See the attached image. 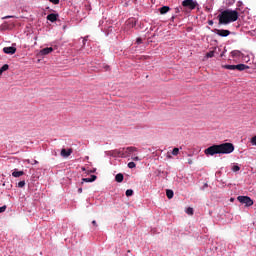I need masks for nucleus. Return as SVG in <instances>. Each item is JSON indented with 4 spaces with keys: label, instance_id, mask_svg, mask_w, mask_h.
Listing matches in <instances>:
<instances>
[{
    "label": "nucleus",
    "instance_id": "nucleus-1",
    "mask_svg": "<svg viewBox=\"0 0 256 256\" xmlns=\"http://www.w3.org/2000/svg\"><path fill=\"white\" fill-rule=\"evenodd\" d=\"M235 151L233 143L225 142L222 144H214L204 150L205 155H229Z\"/></svg>",
    "mask_w": 256,
    "mask_h": 256
},
{
    "label": "nucleus",
    "instance_id": "nucleus-2",
    "mask_svg": "<svg viewBox=\"0 0 256 256\" xmlns=\"http://www.w3.org/2000/svg\"><path fill=\"white\" fill-rule=\"evenodd\" d=\"M220 25H229L235 23L239 19V12L237 10H224L218 15Z\"/></svg>",
    "mask_w": 256,
    "mask_h": 256
},
{
    "label": "nucleus",
    "instance_id": "nucleus-3",
    "mask_svg": "<svg viewBox=\"0 0 256 256\" xmlns=\"http://www.w3.org/2000/svg\"><path fill=\"white\" fill-rule=\"evenodd\" d=\"M137 151V147H127V148H123L122 151H120L121 153V157H131V155H133V153H136Z\"/></svg>",
    "mask_w": 256,
    "mask_h": 256
},
{
    "label": "nucleus",
    "instance_id": "nucleus-4",
    "mask_svg": "<svg viewBox=\"0 0 256 256\" xmlns=\"http://www.w3.org/2000/svg\"><path fill=\"white\" fill-rule=\"evenodd\" d=\"M237 201H239V203H242L243 205H246V207L253 206V199H251V197L249 196H238Z\"/></svg>",
    "mask_w": 256,
    "mask_h": 256
},
{
    "label": "nucleus",
    "instance_id": "nucleus-5",
    "mask_svg": "<svg viewBox=\"0 0 256 256\" xmlns=\"http://www.w3.org/2000/svg\"><path fill=\"white\" fill-rule=\"evenodd\" d=\"M197 2L193 1V0H184L182 2V6L185 9H189L190 11H193V9H195L197 7Z\"/></svg>",
    "mask_w": 256,
    "mask_h": 256
},
{
    "label": "nucleus",
    "instance_id": "nucleus-6",
    "mask_svg": "<svg viewBox=\"0 0 256 256\" xmlns=\"http://www.w3.org/2000/svg\"><path fill=\"white\" fill-rule=\"evenodd\" d=\"M3 53H6V55H15L17 53V48L10 46V47H4Z\"/></svg>",
    "mask_w": 256,
    "mask_h": 256
},
{
    "label": "nucleus",
    "instance_id": "nucleus-7",
    "mask_svg": "<svg viewBox=\"0 0 256 256\" xmlns=\"http://www.w3.org/2000/svg\"><path fill=\"white\" fill-rule=\"evenodd\" d=\"M216 34L219 35V37H229V35H231V31L225 29H217Z\"/></svg>",
    "mask_w": 256,
    "mask_h": 256
},
{
    "label": "nucleus",
    "instance_id": "nucleus-8",
    "mask_svg": "<svg viewBox=\"0 0 256 256\" xmlns=\"http://www.w3.org/2000/svg\"><path fill=\"white\" fill-rule=\"evenodd\" d=\"M73 153V148L65 149L63 148L60 152L61 157H64L67 159V157H70V155Z\"/></svg>",
    "mask_w": 256,
    "mask_h": 256
},
{
    "label": "nucleus",
    "instance_id": "nucleus-9",
    "mask_svg": "<svg viewBox=\"0 0 256 256\" xmlns=\"http://www.w3.org/2000/svg\"><path fill=\"white\" fill-rule=\"evenodd\" d=\"M59 17V14H54V13H51L47 16V21H51V23H55V21H57Z\"/></svg>",
    "mask_w": 256,
    "mask_h": 256
},
{
    "label": "nucleus",
    "instance_id": "nucleus-10",
    "mask_svg": "<svg viewBox=\"0 0 256 256\" xmlns=\"http://www.w3.org/2000/svg\"><path fill=\"white\" fill-rule=\"evenodd\" d=\"M49 53H53V47L43 48L40 51V54H42V55H49Z\"/></svg>",
    "mask_w": 256,
    "mask_h": 256
},
{
    "label": "nucleus",
    "instance_id": "nucleus-11",
    "mask_svg": "<svg viewBox=\"0 0 256 256\" xmlns=\"http://www.w3.org/2000/svg\"><path fill=\"white\" fill-rule=\"evenodd\" d=\"M97 180V176L96 175H91L90 178H83L82 181L84 183H93V181Z\"/></svg>",
    "mask_w": 256,
    "mask_h": 256
},
{
    "label": "nucleus",
    "instance_id": "nucleus-12",
    "mask_svg": "<svg viewBox=\"0 0 256 256\" xmlns=\"http://www.w3.org/2000/svg\"><path fill=\"white\" fill-rule=\"evenodd\" d=\"M170 10L171 8H169V6H163L159 9L161 15H165V13H169Z\"/></svg>",
    "mask_w": 256,
    "mask_h": 256
},
{
    "label": "nucleus",
    "instance_id": "nucleus-13",
    "mask_svg": "<svg viewBox=\"0 0 256 256\" xmlns=\"http://www.w3.org/2000/svg\"><path fill=\"white\" fill-rule=\"evenodd\" d=\"M245 69H249V66H247L245 64H237L236 65V70L237 71H245Z\"/></svg>",
    "mask_w": 256,
    "mask_h": 256
},
{
    "label": "nucleus",
    "instance_id": "nucleus-14",
    "mask_svg": "<svg viewBox=\"0 0 256 256\" xmlns=\"http://www.w3.org/2000/svg\"><path fill=\"white\" fill-rule=\"evenodd\" d=\"M22 175H25V172L24 171H17L15 170L13 173H12V177H22Z\"/></svg>",
    "mask_w": 256,
    "mask_h": 256
},
{
    "label": "nucleus",
    "instance_id": "nucleus-15",
    "mask_svg": "<svg viewBox=\"0 0 256 256\" xmlns=\"http://www.w3.org/2000/svg\"><path fill=\"white\" fill-rule=\"evenodd\" d=\"M123 179H124V176H123V174H121V173H118V174L115 176V181H117V183H123Z\"/></svg>",
    "mask_w": 256,
    "mask_h": 256
},
{
    "label": "nucleus",
    "instance_id": "nucleus-16",
    "mask_svg": "<svg viewBox=\"0 0 256 256\" xmlns=\"http://www.w3.org/2000/svg\"><path fill=\"white\" fill-rule=\"evenodd\" d=\"M231 55H232V57H241V56H243V53L239 50H233L231 52Z\"/></svg>",
    "mask_w": 256,
    "mask_h": 256
},
{
    "label": "nucleus",
    "instance_id": "nucleus-17",
    "mask_svg": "<svg viewBox=\"0 0 256 256\" xmlns=\"http://www.w3.org/2000/svg\"><path fill=\"white\" fill-rule=\"evenodd\" d=\"M173 196H174V192H173V190H166V197L168 198V199H173Z\"/></svg>",
    "mask_w": 256,
    "mask_h": 256
},
{
    "label": "nucleus",
    "instance_id": "nucleus-18",
    "mask_svg": "<svg viewBox=\"0 0 256 256\" xmlns=\"http://www.w3.org/2000/svg\"><path fill=\"white\" fill-rule=\"evenodd\" d=\"M224 69H228L229 71H235L236 65H224Z\"/></svg>",
    "mask_w": 256,
    "mask_h": 256
},
{
    "label": "nucleus",
    "instance_id": "nucleus-19",
    "mask_svg": "<svg viewBox=\"0 0 256 256\" xmlns=\"http://www.w3.org/2000/svg\"><path fill=\"white\" fill-rule=\"evenodd\" d=\"M2 72L4 73V71H9V64H4L1 68Z\"/></svg>",
    "mask_w": 256,
    "mask_h": 256
},
{
    "label": "nucleus",
    "instance_id": "nucleus-20",
    "mask_svg": "<svg viewBox=\"0 0 256 256\" xmlns=\"http://www.w3.org/2000/svg\"><path fill=\"white\" fill-rule=\"evenodd\" d=\"M232 171H233L234 173H237V171H241V167H239V166H237V165H234V166H232Z\"/></svg>",
    "mask_w": 256,
    "mask_h": 256
},
{
    "label": "nucleus",
    "instance_id": "nucleus-21",
    "mask_svg": "<svg viewBox=\"0 0 256 256\" xmlns=\"http://www.w3.org/2000/svg\"><path fill=\"white\" fill-rule=\"evenodd\" d=\"M128 167L129 169H135V167H137V164H135V162H129Z\"/></svg>",
    "mask_w": 256,
    "mask_h": 256
},
{
    "label": "nucleus",
    "instance_id": "nucleus-22",
    "mask_svg": "<svg viewBox=\"0 0 256 256\" xmlns=\"http://www.w3.org/2000/svg\"><path fill=\"white\" fill-rule=\"evenodd\" d=\"M215 56V51H210L206 54V57L209 59L211 57H214Z\"/></svg>",
    "mask_w": 256,
    "mask_h": 256
},
{
    "label": "nucleus",
    "instance_id": "nucleus-23",
    "mask_svg": "<svg viewBox=\"0 0 256 256\" xmlns=\"http://www.w3.org/2000/svg\"><path fill=\"white\" fill-rule=\"evenodd\" d=\"M133 195V190L128 189L126 190V197H131Z\"/></svg>",
    "mask_w": 256,
    "mask_h": 256
},
{
    "label": "nucleus",
    "instance_id": "nucleus-24",
    "mask_svg": "<svg viewBox=\"0 0 256 256\" xmlns=\"http://www.w3.org/2000/svg\"><path fill=\"white\" fill-rule=\"evenodd\" d=\"M172 155H175V156L179 155V148H174L172 150Z\"/></svg>",
    "mask_w": 256,
    "mask_h": 256
},
{
    "label": "nucleus",
    "instance_id": "nucleus-25",
    "mask_svg": "<svg viewBox=\"0 0 256 256\" xmlns=\"http://www.w3.org/2000/svg\"><path fill=\"white\" fill-rule=\"evenodd\" d=\"M187 215H193V208L188 207L186 210Z\"/></svg>",
    "mask_w": 256,
    "mask_h": 256
},
{
    "label": "nucleus",
    "instance_id": "nucleus-26",
    "mask_svg": "<svg viewBox=\"0 0 256 256\" xmlns=\"http://www.w3.org/2000/svg\"><path fill=\"white\" fill-rule=\"evenodd\" d=\"M18 187H20V189H22V187H25V180H22L18 183Z\"/></svg>",
    "mask_w": 256,
    "mask_h": 256
},
{
    "label": "nucleus",
    "instance_id": "nucleus-27",
    "mask_svg": "<svg viewBox=\"0 0 256 256\" xmlns=\"http://www.w3.org/2000/svg\"><path fill=\"white\" fill-rule=\"evenodd\" d=\"M6 210H7V206L0 207V213H5Z\"/></svg>",
    "mask_w": 256,
    "mask_h": 256
},
{
    "label": "nucleus",
    "instance_id": "nucleus-28",
    "mask_svg": "<svg viewBox=\"0 0 256 256\" xmlns=\"http://www.w3.org/2000/svg\"><path fill=\"white\" fill-rule=\"evenodd\" d=\"M53 5H59V0H49Z\"/></svg>",
    "mask_w": 256,
    "mask_h": 256
},
{
    "label": "nucleus",
    "instance_id": "nucleus-29",
    "mask_svg": "<svg viewBox=\"0 0 256 256\" xmlns=\"http://www.w3.org/2000/svg\"><path fill=\"white\" fill-rule=\"evenodd\" d=\"M136 43H137L138 45H141V43H143V39L137 38Z\"/></svg>",
    "mask_w": 256,
    "mask_h": 256
},
{
    "label": "nucleus",
    "instance_id": "nucleus-30",
    "mask_svg": "<svg viewBox=\"0 0 256 256\" xmlns=\"http://www.w3.org/2000/svg\"><path fill=\"white\" fill-rule=\"evenodd\" d=\"M132 160L133 161H139V157L138 156L132 157Z\"/></svg>",
    "mask_w": 256,
    "mask_h": 256
},
{
    "label": "nucleus",
    "instance_id": "nucleus-31",
    "mask_svg": "<svg viewBox=\"0 0 256 256\" xmlns=\"http://www.w3.org/2000/svg\"><path fill=\"white\" fill-rule=\"evenodd\" d=\"M92 225H93L94 227H97V221L93 220V221H92Z\"/></svg>",
    "mask_w": 256,
    "mask_h": 256
},
{
    "label": "nucleus",
    "instance_id": "nucleus-32",
    "mask_svg": "<svg viewBox=\"0 0 256 256\" xmlns=\"http://www.w3.org/2000/svg\"><path fill=\"white\" fill-rule=\"evenodd\" d=\"M38 163H39V161H37V160H33L32 165H37Z\"/></svg>",
    "mask_w": 256,
    "mask_h": 256
},
{
    "label": "nucleus",
    "instance_id": "nucleus-33",
    "mask_svg": "<svg viewBox=\"0 0 256 256\" xmlns=\"http://www.w3.org/2000/svg\"><path fill=\"white\" fill-rule=\"evenodd\" d=\"M13 16H6L3 19H12Z\"/></svg>",
    "mask_w": 256,
    "mask_h": 256
},
{
    "label": "nucleus",
    "instance_id": "nucleus-34",
    "mask_svg": "<svg viewBox=\"0 0 256 256\" xmlns=\"http://www.w3.org/2000/svg\"><path fill=\"white\" fill-rule=\"evenodd\" d=\"M208 25H213V20H209Z\"/></svg>",
    "mask_w": 256,
    "mask_h": 256
},
{
    "label": "nucleus",
    "instance_id": "nucleus-35",
    "mask_svg": "<svg viewBox=\"0 0 256 256\" xmlns=\"http://www.w3.org/2000/svg\"><path fill=\"white\" fill-rule=\"evenodd\" d=\"M78 193H83V188H79Z\"/></svg>",
    "mask_w": 256,
    "mask_h": 256
},
{
    "label": "nucleus",
    "instance_id": "nucleus-36",
    "mask_svg": "<svg viewBox=\"0 0 256 256\" xmlns=\"http://www.w3.org/2000/svg\"><path fill=\"white\" fill-rule=\"evenodd\" d=\"M3 75V70L0 68V76Z\"/></svg>",
    "mask_w": 256,
    "mask_h": 256
},
{
    "label": "nucleus",
    "instance_id": "nucleus-37",
    "mask_svg": "<svg viewBox=\"0 0 256 256\" xmlns=\"http://www.w3.org/2000/svg\"><path fill=\"white\" fill-rule=\"evenodd\" d=\"M237 0H231V3H235Z\"/></svg>",
    "mask_w": 256,
    "mask_h": 256
},
{
    "label": "nucleus",
    "instance_id": "nucleus-38",
    "mask_svg": "<svg viewBox=\"0 0 256 256\" xmlns=\"http://www.w3.org/2000/svg\"><path fill=\"white\" fill-rule=\"evenodd\" d=\"M90 173H95V170H91Z\"/></svg>",
    "mask_w": 256,
    "mask_h": 256
},
{
    "label": "nucleus",
    "instance_id": "nucleus-39",
    "mask_svg": "<svg viewBox=\"0 0 256 256\" xmlns=\"http://www.w3.org/2000/svg\"><path fill=\"white\" fill-rule=\"evenodd\" d=\"M230 201H233V198H231V200Z\"/></svg>",
    "mask_w": 256,
    "mask_h": 256
}]
</instances>
